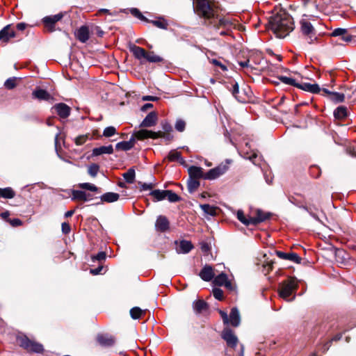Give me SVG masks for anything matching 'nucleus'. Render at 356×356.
I'll return each mask as SVG.
<instances>
[{
  "mask_svg": "<svg viewBox=\"0 0 356 356\" xmlns=\"http://www.w3.org/2000/svg\"><path fill=\"white\" fill-rule=\"evenodd\" d=\"M268 25L277 37L280 38H285L294 29L291 17L284 12L271 16Z\"/></svg>",
  "mask_w": 356,
  "mask_h": 356,
  "instance_id": "f257e3e1",
  "label": "nucleus"
},
{
  "mask_svg": "<svg viewBox=\"0 0 356 356\" xmlns=\"http://www.w3.org/2000/svg\"><path fill=\"white\" fill-rule=\"evenodd\" d=\"M195 11L199 16L209 20L211 23V21L218 17L220 9L209 0H196Z\"/></svg>",
  "mask_w": 356,
  "mask_h": 356,
  "instance_id": "f03ea898",
  "label": "nucleus"
},
{
  "mask_svg": "<svg viewBox=\"0 0 356 356\" xmlns=\"http://www.w3.org/2000/svg\"><path fill=\"white\" fill-rule=\"evenodd\" d=\"M298 288V284L295 278L290 277L280 284L279 296L287 300L291 301L294 299L295 296L292 298H289L291 296L295 294Z\"/></svg>",
  "mask_w": 356,
  "mask_h": 356,
  "instance_id": "7ed1b4c3",
  "label": "nucleus"
},
{
  "mask_svg": "<svg viewBox=\"0 0 356 356\" xmlns=\"http://www.w3.org/2000/svg\"><path fill=\"white\" fill-rule=\"evenodd\" d=\"M136 137L138 140H143L146 138L156 139L159 138H163L166 140H171L173 136L170 134V132L164 133L163 131L154 132L147 129H140L136 133Z\"/></svg>",
  "mask_w": 356,
  "mask_h": 356,
  "instance_id": "20e7f679",
  "label": "nucleus"
},
{
  "mask_svg": "<svg viewBox=\"0 0 356 356\" xmlns=\"http://www.w3.org/2000/svg\"><path fill=\"white\" fill-rule=\"evenodd\" d=\"M228 168L229 166L227 163H221L217 167L212 168L206 172L204 174V179L208 180L215 179L225 173Z\"/></svg>",
  "mask_w": 356,
  "mask_h": 356,
  "instance_id": "39448f33",
  "label": "nucleus"
},
{
  "mask_svg": "<svg viewBox=\"0 0 356 356\" xmlns=\"http://www.w3.org/2000/svg\"><path fill=\"white\" fill-rule=\"evenodd\" d=\"M300 24L302 34L308 36V39L309 40L308 42H313V41L316 40V38L315 37L314 29L312 24L305 18H302L300 20Z\"/></svg>",
  "mask_w": 356,
  "mask_h": 356,
  "instance_id": "423d86ee",
  "label": "nucleus"
},
{
  "mask_svg": "<svg viewBox=\"0 0 356 356\" xmlns=\"http://www.w3.org/2000/svg\"><path fill=\"white\" fill-rule=\"evenodd\" d=\"M222 338L226 341L227 345L231 348H235L238 343V338L234 332L229 328H225L221 334Z\"/></svg>",
  "mask_w": 356,
  "mask_h": 356,
  "instance_id": "0eeeda50",
  "label": "nucleus"
},
{
  "mask_svg": "<svg viewBox=\"0 0 356 356\" xmlns=\"http://www.w3.org/2000/svg\"><path fill=\"white\" fill-rule=\"evenodd\" d=\"M16 33L11 24H8L0 31V42L7 43L10 39L15 38Z\"/></svg>",
  "mask_w": 356,
  "mask_h": 356,
  "instance_id": "6e6552de",
  "label": "nucleus"
},
{
  "mask_svg": "<svg viewBox=\"0 0 356 356\" xmlns=\"http://www.w3.org/2000/svg\"><path fill=\"white\" fill-rule=\"evenodd\" d=\"M211 24L218 29L222 27L227 30H229L234 26L231 19L225 17H221L220 14L218 18H215V20L211 21Z\"/></svg>",
  "mask_w": 356,
  "mask_h": 356,
  "instance_id": "1a4fd4ad",
  "label": "nucleus"
},
{
  "mask_svg": "<svg viewBox=\"0 0 356 356\" xmlns=\"http://www.w3.org/2000/svg\"><path fill=\"white\" fill-rule=\"evenodd\" d=\"M21 346L29 351H33L38 353H42L43 351L42 345L33 342L27 338L23 339L22 340Z\"/></svg>",
  "mask_w": 356,
  "mask_h": 356,
  "instance_id": "9d476101",
  "label": "nucleus"
},
{
  "mask_svg": "<svg viewBox=\"0 0 356 356\" xmlns=\"http://www.w3.org/2000/svg\"><path fill=\"white\" fill-rule=\"evenodd\" d=\"M199 276L202 280L205 282H210L213 279L215 272L211 266L207 264L199 273Z\"/></svg>",
  "mask_w": 356,
  "mask_h": 356,
  "instance_id": "9b49d317",
  "label": "nucleus"
},
{
  "mask_svg": "<svg viewBox=\"0 0 356 356\" xmlns=\"http://www.w3.org/2000/svg\"><path fill=\"white\" fill-rule=\"evenodd\" d=\"M276 254L282 259L289 260L296 264H300L301 262V258L295 252L286 253L282 251H276Z\"/></svg>",
  "mask_w": 356,
  "mask_h": 356,
  "instance_id": "f8f14e48",
  "label": "nucleus"
},
{
  "mask_svg": "<svg viewBox=\"0 0 356 356\" xmlns=\"http://www.w3.org/2000/svg\"><path fill=\"white\" fill-rule=\"evenodd\" d=\"M63 17V13H58L54 15L47 16L42 19V22L46 27L53 31L54 25L58 21H60Z\"/></svg>",
  "mask_w": 356,
  "mask_h": 356,
  "instance_id": "ddd939ff",
  "label": "nucleus"
},
{
  "mask_svg": "<svg viewBox=\"0 0 356 356\" xmlns=\"http://www.w3.org/2000/svg\"><path fill=\"white\" fill-rule=\"evenodd\" d=\"M271 214L268 212H264L261 209L256 210V216L251 217L250 223L252 225H256L260 222L265 221L270 217Z\"/></svg>",
  "mask_w": 356,
  "mask_h": 356,
  "instance_id": "4468645a",
  "label": "nucleus"
},
{
  "mask_svg": "<svg viewBox=\"0 0 356 356\" xmlns=\"http://www.w3.org/2000/svg\"><path fill=\"white\" fill-rule=\"evenodd\" d=\"M155 227L157 231L163 232L169 229V221L165 216H159L155 222Z\"/></svg>",
  "mask_w": 356,
  "mask_h": 356,
  "instance_id": "2eb2a0df",
  "label": "nucleus"
},
{
  "mask_svg": "<svg viewBox=\"0 0 356 356\" xmlns=\"http://www.w3.org/2000/svg\"><path fill=\"white\" fill-rule=\"evenodd\" d=\"M54 108L58 115L62 118H66L70 114V108L64 103L56 104Z\"/></svg>",
  "mask_w": 356,
  "mask_h": 356,
  "instance_id": "dca6fc26",
  "label": "nucleus"
},
{
  "mask_svg": "<svg viewBox=\"0 0 356 356\" xmlns=\"http://www.w3.org/2000/svg\"><path fill=\"white\" fill-rule=\"evenodd\" d=\"M297 88L302 89L305 91L309 92L314 94H317L320 92L321 88L317 83H302L297 84Z\"/></svg>",
  "mask_w": 356,
  "mask_h": 356,
  "instance_id": "f3484780",
  "label": "nucleus"
},
{
  "mask_svg": "<svg viewBox=\"0 0 356 356\" xmlns=\"http://www.w3.org/2000/svg\"><path fill=\"white\" fill-rule=\"evenodd\" d=\"M98 343L105 347H110L114 345L115 339L113 337L108 334H98L97 337Z\"/></svg>",
  "mask_w": 356,
  "mask_h": 356,
  "instance_id": "a211bd4d",
  "label": "nucleus"
},
{
  "mask_svg": "<svg viewBox=\"0 0 356 356\" xmlns=\"http://www.w3.org/2000/svg\"><path fill=\"white\" fill-rule=\"evenodd\" d=\"M157 115L155 112L149 113L140 123V127H151L156 124Z\"/></svg>",
  "mask_w": 356,
  "mask_h": 356,
  "instance_id": "6ab92c4d",
  "label": "nucleus"
},
{
  "mask_svg": "<svg viewBox=\"0 0 356 356\" xmlns=\"http://www.w3.org/2000/svg\"><path fill=\"white\" fill-rule=\"evenodd\" d=\"M33 98L39 100L49 101L52 99L51 95L45 90L41 88H37L32 92Z\"/></svg>",
  "mask_w": 356,
  "mask_h": 356,
  "instance_id": "aec40b11",
  "label": "nucleus"
},
{
  "mask_svg": "<svg viewBox=\"0 0 356 356\" xmlns=\"http://www.w3.org/2000/svg\"><path fill=\"white\" fill-rule=\"evenodd\" d=\"M89 34V29L86 26H81L75 33L76 38L83 43L88 40Z\"/></svg>",
  "mask_w": 356,
  "mask_h": 356,
  "instance_id": "412c9836",
  "label": "nucleus"
},
{
  "mask_svg": "<svg viewBox=\"0 0 356 356\" xmlns=\"http://www.w3.org/2000/svg\"><path fill=\"white\" fill-rule=\"evenodd\" d=\"M193 248L191 241L182 240L177 247V252L179 254H187Z\"/></svg>",
  "mask_w": 356,
  "mask_h": 356,
  "instance_id": "4be33fe9",
  "label": "nucleus"
},
{
  "mask_svg": "<svg viewBox=\"0 0 356 356\" xmlns=\"http://www.w3.org/2000/svg\"><path fill=\"white\" fill-rule=\"evenodd\" d=\"M229 323L231 324L234 327H237L240 324V314L237 308L234 307L232 309L231 312L229 314Z\"/></svg>",
  "mask_w": 356,
  "mask_h": 356,
  "instance_id": "5701e85b",
  "label": "nucleus"
},
{
  "mask_svg": "<svg viewBox=\"0 0 356 356\" xmlns=\"http://www.w3.org/2000/svg\"><path fill=\"white\" fill-rule=\"evenodd\" d=\"M322 90L324 93L328 95L330 100L335 103L342 102L344 99V95L342 93L332 92L326 88H323Z\"/></svg>",
  "mask_w": 356,
  "mask_h": 356,
  "instance_id": "b1692460",
  "label": "nucleus"
},
{
  "mask_svg": "<svg viewBox=\"0 0 356 356\" xmlns=\"http://www.w3.org/2000/svg\"><path fill=\"white\" fill-rule=\"evenodd\" d=\"M188 171L190 178L197 179L200 178H204V173L203 172L202 168L200 167L193 165L188 168Z\"/></svg>",
  "mask_w": 356,
  "mask_h": 356,
  "instance_id": "393cba45",
  "label": "nucleus"
},
{
  "mask_svg": "<svg viewBox=\"0 0 356 356\" xmlns=\"http://www.w3.org/2000/svg\"><path fill=\"white\" fill-rule=\"evenodd\" d=\"M113 153V147L111 145L108 146H101L92 149V156H99L102 154H111Z\"/></svg>",
  "mask_w": 356,
  "mask_h": 356,
  "instance_id": "a878e982",
  "label": "nucleus"
},
{
  "mask_svg": "<svg viewBox=\"0 0 356 356\" xmlns=\"http://www.w3.org/2000/svg\"><path fill=\"white\" fill-rule=\"evenodd\" d=\"M100 198L102 202L111 203L118 201L120 198V195L116 193L108 192L104 193Z\"/></svg>",
  "mask_w": 356,
  "mask_h": 356,
  "instance_id": "bb28decb",
  "label": "nucleus"
},
{
  "mask_svg": "<svg viewBox=\"0 0 356 356\" xmlns=\"http://www.w3.org/2000/svg\"><path fill=\"white\" fill-rule=\"evenodd\" d=\"M130 50L137 59L140 60L146 58L147 51L140 47L133 45L131 47Z\"/></svg>",
  "mask_w": 356,
  "mask_h": 356,
  "instance_id": "cd10ccee",
  "label": "nucleus"
},
{
  "mask_svg": "<svg viewBox=\"0 0 356 356\" xmlns=\"http://www.w3.org/2000/svg\"><path fill=\"white\" fill-rule=\"evenodd\" d=\"M72 200H82L88 201L89 198H87V193L83 191L73 190L72 192Z\"/></svg>",
  "mask_w": 356,
  "mask_h": 356,
  "instance_id": "c85d7f7f",
  "label": "nucleus"
},
{
  "mask_svg": "<svg viewBox=\"0 0 356 356\" xmlns=\"http://www.w3.org/2000/svg\"><path fill=\"white\" fill-rule=\"evenodd\" d=\"M193 307L197 313H201L207 309L208 305L205 301L199 300L193 302Z\"/></svg>",
  "mask_w": 356,
  "mask_h": 356,
  "instance_id": "c756f323",
  "label": "nucleus"
},
{
  "mask_svg": "<svg viewBox=\"0 0 356 356\" xmlns=\"http://www.w3.org/2000/svg\"><path fill=\"white\" fill-rule=\"evenodd\" d=\"M227 280V275L225 273H222L216 277L214 276L213 283L216 286H223Z\"/></svg>",
  "mask_w": 356,
  "mask_h": 356,
  "instance_id": "7c9ffc66",
  "label": "nucleus"
},
{
  "mask_svg": "<svg viewBox=\"0 0 356 356\" xmlns=\"http://www.w3.org/2000/svg\"><path fill=\"white\" fill-rule=\"evenodd\" d=\"M0 191L1 197L12 199L15 196V191L10 187H7L4 188H0Z\"/></svg>",
  "mask_w": 356,
  "mask_h": 356,
  "instance_id": "2f4dec72",
  "label": "nucleus"
},
{
  "mask_svg": "<svg viewBox=\"0 0 356 356\" xmlns=\"http://www.w3.org/2000/svg\"><path fill=\"white\" fill-rule=\"evenodd\" d=\"M187 186L189 193H193L200 186V181L197 179L189 178L187 183Z\"/></svg>",
  "mask_w": 356,
  "mask_h": 356,
  "instance_id": "473e14b6",
  "label": "nucleus"
},
{
  "mask_svg": "<svg viewBox=\"0 0 356 356\" xmlns=\"http://www.w3.org/2000/svg\"><path fill=\"white\" fill-rule=\"evenodd\" d=\"M233 96L240 102H245V99L239 95V88L238 84L237 82H235L232 85V88L231 90Z\"/></svg>",
  "mask_w": 356,
  "mask_h": 356,
  "instance_id": "72a5a7b5",
  "label": "nucleus"
},
{
  "mask_svg": "<svg viewBox=\"0 0 356 356\" xmlns=\"http://www.w3.org/2000/svg\"><path fill=\"white\" fill-rule=\"evenodd\" d=\"M347 115V109L344 106H339L334 111V116L337 119H343Z\"/></svg>",
  "mask_w": 356,
  "mask_h": 356,
  "instance_id": "f704fd0d",
  "label": "nucleus"
},
{
  "mask_svg": "<svg viewBox=\"0 0 356 356\" xmlns=\"http://www.w3.org/2000/svg\"><path fill=\"white\" fill-rule=\"evenodd\" d=\"M135 170L134 168H129L126 172L123 174V177L125 181L129 184L134 183L135 180Z\"/></svg>",
  "mask_w": 356,
  "mask_h": 356,
  "instance_id": "c9c22d12",
  "label": "nucleus"
},
{
  "mask_svg": "<svg viewBox=\"0 0 356 356\" xmlns=\"http://www.w3.org/2000/svg\"><path fill=\"white\" fill-rule=\"evenodd\" d=\"M168 159L170 161H179L181 163L184 162V160L181 156V153L175 150H172L170 152L168 156Z\"/></svg>",
  "mask_w": 356,
  "mask_h": 356,
  "instance_id": "e433bc0d",
  "label": "nucleus"
},
{
  "mask_svg": "<svg viewBox=\"0 0 356 356\" xmlns=\"http://www.w3.org/2000/svg\"><path fill=\"white\" fill-rule=\"evenodd\" d=\"M145 313V310H143L138 307H134L130 309V316L133 319H138Z\"/></svg>",
  "mask_w": 356,
  "mask_h": 356,
  "instance_id": "4c0bfd02",
  "label": "nucleus"
},
{
  "mask_svg": "<svg viewBox=\"0 0 356 356\" xmlns=\"http://www.w3.org/2000/svg\"><path fill=\"white\" fill-rule=\"evenodd\" d=\"M150 195L156 201H161L166 198V191L154 190L151 191Z\"/></svg>",
  "mask_w": 356,
  "mask_h": 356,
  "instance_id": "58836bf2",
  "label": "nucleus"
},
{
  "mask_svg": "<svg viewBox=\"0 0 356 356\" xmlns=\"http://www.w3.org/2000/svg\"><path fill=\"white\" fill-rule=\"evenodd\" d=\"M202 210L208 215L214 216L216 214V208L212 207L208 204H200V205Z\"/></svg>",
  "mask_w": 356,
  "mask_h": 356,
  "instance_id": "ea45409f",
  "label": "nucleus"
},
{
  "mask_svg": "<svg viewBox=\"0 0 356 356\" xmlns=\"http://www.w3.org/2000/svg\"><path fill=\"white\" fill-rule=\"evenodd\" d=\"M145 59L150 63H160L163 61V58L154 54V52H147Z\"/></svg>",
  "mask_w": 356,
  "mask_h": 356,
  "instance_id": "a19ab883",
  "label": "nucleus"
},
{
  "mask_svg": "<svg viewBox=\"0 0 356 356\" xmlns=\"http://www.w3.org/2000/svg\"><path fill=\"white\" fill-rule=\"evenodd\" d=\"M166 198L170 202H177L181 200V197L177 194L170 190H166Z\"/></svg>",
  "mask_w": 356,
  "mask_h": 356,
  "instance_id": "79ce46f5",
  "label": "nucleus"
},
{
  "mask_svg": "<svg viewBox=\"0 0 356 356\" xmlns=\"http://www.w3.org/2000/svg\"><path fill=\"white\" fill-rule=\"evenodd\" d=\"M237 218L238 220L241 222L243 224H244L245 225H252V223H250V221H251V217L248 218H246L244 216V213H243V211H241V210H238L237 211Z\"/></svg>",
  "mask_w": 356,
  "mask_h": 356,
  "instance_id": "37998d69",
  "label": "nucleus"
},
{
  "mask_svg": "<svg viewBox=\"0 0 356 356\" xmlns=\"http://www.w3.org/2000/svg\"><path fill=\"white\" fill-rule=\"evenodd\" d=\"M17 78L15 76L8 79L4 83L5 88L8 90L13 89L17 86Z\"/></svg>",
  "mask_w": 356,
  "mask_h": 356,
  "instance_id": "c03bdc74",
  "label": "nucleus"
},
{
  "mask_svg": "<svg viewBox=\"0 0 356 356\" xmlns=\"http://www.w3.org/2000/svg\"><path fill=\"white\" fill-rule=\"evenodd\" d=\"M117 134V130L115 127L110 126L106 127L103 131V136L109 138Z\"/></svg>",
  "mask_w": 356,
  "mask_h": 356,
  "instance_id": "a18cd8bd",
  "label": "nucleus"
},
{
  "mask_svg": "<svg viewBox=\"0 0 356 356\" xmlns=\"http://www.w3.org/2000/svg\"><path fill=\"white\" fill-rule=\"evenodd\" d=\"M279 79L284 84L293 86L297 87L298 83L296 82V80L291 77H287L285 76H281L279 77Z\"/></svg>",
  "mask_w": 356,
  "mask_h": 356,
  "instance_id": "49530a36",
  "label": "nucleus"
},
{
  "mask_svg": "<svg viewBox=\"0 0 356 356\" xmlns=\"http://www.w3.org/2000/svg\"><path fill=\"white\" fill-rule=\"evenodd\" d=\"M115 148L118 150H123V151H128L131 149L129 145V143H127V141H122V142L118 143L115 145Z\"/></svg>",
  "mask_w": 356,
  "mask_h": 356,
  "instance_id": "de8ad7c7",
  "label": "nucleus"
},
{
  "mask_svg": "<svg viewBox=\"0 0 356 356\" xmlns=\"http://www.w3.org/2000/svg\"><path fill=\"white\" fill-rule=\"evenodd\" d=\"M106 254L105 252L101 251L98 252L96 255H92L91 257L92 261L95 262L96 261H102L106 259Z\"/></svg>",
  "mask_w": 356,
  "mask_h": 356,
  "instance_id": "09e8293b",
  "label": "nucleus"
},
{
  "mask_svg": "<svg viewBox=\"0 0 356 356\" xmlns=\"http://www.w3.org/2000/svg\"><path fill=\"white\" fill-rule=\"evenodd\" d=\"M79 187L83 189H86L90 191L96 192L98 191V188L90 183H82L79 184Z\"/></svg>",
  "mask_w": 356,
  "mask_h": 356,
  "instance_id": "8fccbe9b",
  "label": "nucleus"
},
{
  "mask_svg": "<svg viewBox=\"0 0 356 356\" xmlns=\"http://www.w3.org/2000/svg\"><path fill=\"white\" fill-rule=\"evenodd\" d=\"M89 139V136L86 135H81L74 138V143L76 145H81L84 144Z\"/></svg>",
  "mask_w": 356,
  "mask_h": 356,
  "instance_id": "3c124183",
  "label": "nucleus"
},
{
  "mask_svg": "<svg viewBox=\"0 0 356 356\" xmlns=\"http://www.w3.org/2000/svg\"><path fill=\"white\" fill-rule=\"evenodd\" d=\"M130 13L133 16L137 17L140 20L147 21L146 17L143 15V14L140 12V10L138 8H131L130 10Z\"/></svg>",
  "mask_w": 356,
  "mask_h": 356,
  "instance_id": "603ef678",
  "label": "nucleus"
},
{
  "mask_svg": "<svg viewBox=\"0 0 356 356\" xmlns=\"http://www.w3.org/2000/svg\"><path fill=\"white\" fill-rule=\"evenodd\" d=\"M152 23L156 27L161 29H168V23L166 21L163 20H153Z\"/></svg>",
  "mask_w": 356,
  "mask_h": 356,
  "instance_id": "864d4df0",
  "label": "nucleus"
},
{
  "mask_svg": "<svg viewBox=\"0 0 356 356\" xmlns=\"http://www.w3.org/2000/svg\"><path fill=\"white\" fill-rule=\"evenodd\" d=\"M99 165L97 164L90 165L88 170V174L93 177H96L99 171Z\"/></svg>",
  "mask_w": 356,
  "mask_h": 356,
  "instance_id": "5fc2aeb1",
  "label": "nucleus"
},
{
  "mask_svg": "<svg viewBox=\"0 0 356 356\" xmlns=\"http://www.w3.org/2000/svg\"><path fill=\"white\" fill-rule=\"evenodd\" d=\"M273 261H266L265 262L263 265H262V272L265 274V275H267L268 273H269V272L273 269Z\"/></svg>",
  "mask_w": 356,
  "mask_h": 356,
  "instance_id": "6e6d98bb",
  "label": "nucleus"
},
{
  "mask_svg": "<svg viewBox=\"0 0 356 356\" xmlns=\"http://www.w3.org/2000/svg\"><path fill=\"white\" fill-rule=\"evenodd\" d=\"M213 295L218 300H222L223 298V291L219 288H214L213 289Z\"/></svg>",
  "mask_w": 356,
  "mask_h": 356,
  "instance_id": "4d7b16f0",
  "label": "nucleus"
},
{
  "mask_svg": "<svg viewBox=\"0 0 356 356\" xmlns=\"http://www.w3.org/2000/svg\"><path fill=\"white\" fill-rule=\"evenodd\" d=\"M185 127H186V123L184 120H177L176 123H175V129L178 131H183L184 129H185Z\"/></svg>",
  "mask_w": 356,
  "mask_h": 356,
  "instance_id": "13d9d810",
  "label": "nucleus"
},
{
  "mask_svg": "<svg viewBox=\"0 0 356 356\" xmlns=\"http://www.w3.org/2000/svg\"><path fill=\"white\" fill-rule=\"evenodd\" d=\"M346 33V29H341V28H338V29H335L332 33V36H334V37H337V36H343L345 33Z\"/></svg>",
  "mask_w": 356,
  "mask_h": 356,
  "instance_id": "bf43d9fd",
  "label": "nucleus"
},
{
  "mask_svg": "<svg viewBox=\"0 0 356 356\" xmlns=\"http://www.w3.org/2000/svg\"><path fill=\"white\" fill-rule=\"evenodd\" d=\"M244 158L246 159L250 160L254 164H255L254 159L257 158V154L255 152H253L252 154H249L248 152L244 153Z\"/></svg>",
  "mask_w": 356,
  "mask_h": 356,
  "instance_id": "052dcab7",
  "label": "nucleus"
},
{
  "mask_svg": "<svg viewBox=\"0 0 356 356\" xmlns=\"http://www.w3.org/2000/svg\"><path fill=\"white\" fill-rule=\"evenodd\" d=\"M140 189L142 191H148V190L152 189L154 187V184L152 183H149V184L140 183Z\"/></svg>",
  "mask_w": 356,
  "mask_h": 356,
  "instance_id": "680f3d73",
  "label": "nucleus"
},
{
  "mask_svg": "<svg viewBox=\"0 0 356 356\" xmlns=\"http://www.w3.org/2000/svg\"><path fill=\"white\" fill-rule=\"evenodd\" d=\"M61 227L63 233L65 234H68L71 230L70 225L67 222H63L61 225Z\"/></svg>",
  "mask_w": 356,
  "mask_h": 356,
  "instance_id": "e2e57ef3",
  "label": "nucleus"
},
{
  "mask_svg": "<svg viewBox=\"0 0 356 356\" xmlns=\"http://www.w3.org/2000/svg\"><path fill=\"white\" fill-rule=\"evenodd\" d=\"M162 129L164 133L171 132L172 130V126L168 122L162 124Z\"/></svg>",
  "mask_w": 356,
  "mask_h": 356,
  "instance_id": "0e129e2a",
  "label": "nucleus"
},
{
  "mask_svg": "<svg viewBox=\"0 0 356 356\" xmlns=\"http://www.w3.org/2000/svg\"><path fill=\"white\" fill-rule=\"evenodd\" d=\"M212 63L220 67L223 71H226L227 70V67L222 64L221 62L216 59H213Z\"/></svg>",
  "mask_w": 356,
  "mask_h": 356,
  "instance_id": "69168bd1",
  "label": "nucleus"
},
{
  "mask_svg": "<svg viewBox=\"0 0 356 356\" xmlns=\"http://www.w3.org/2000/svg\"><path fill=\"white\" fill-rule=\"evenodd\" d=\"M102 270H103V266L101 265L96 268L90 269V273L92 275H96L100 274Z\"/></svg>",
  "mask_w": 356,
  "mask_h": 356,
  "instance_id": "338daca9",
  "label": "nucleus"
},
{
  "mask_svg": "<svg viewBox=\"0 0 356 356\" xmlns=\"http://www.w3.org/2000/svg\"><path fill=\"white\" fill-rule=\"evenodd\" d=\"M223 286L229 291H234L236 289V286L229 280Z\"/></svg>",
  "mask_w": 356,
  "mask_h": 356,
  "instance_id": "774afa93",
  "label": "nucleus"
}]
</instances>
